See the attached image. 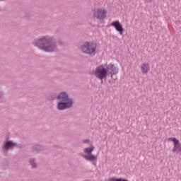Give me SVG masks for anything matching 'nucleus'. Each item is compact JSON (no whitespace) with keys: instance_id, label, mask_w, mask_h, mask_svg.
<instances>
[{"instance_id":"nucleus-6","label":"nucleus","mask_w":181,"mask_h":181,"mask_svg":"<svg viewBox=\"0 0 181 181\" xmlns=\"http://www.w3.org/2000/svg\"><path fill=\"white\" fill-rule=\"evenodd\" d=\"M107 70L109 74L111 75V77H112V76H115V74H118L119 71L118 67L115 66L114 64L111 63L107 65Z\"/></svg>"},{"instance_id":"nucleus-18","label":"nucleus","mask_w":181,"mask_h":181,"mask_svg":"<svg viewBox=\"0 0 181 181\" xmlns=\"http://www.w3.org/2000/svg\"><path fill=\"white\" fill-rule=\"evenodd\" d=\"M0 97H1V95H0Z\"/></svg>"},{"instance_id":"nucleus-3","label":"nucleus","mask_w":181,"mask_h":181,"mask_svg":"<svg viewBox=\"0 0 181 181\" xmlns=\"http://www.w3.org/2000/svg\"><path fill=\"white\" fill-rule=\"evenodd\" d=\"M93 16L97 19L103 20L107 17V11L104 8H98L94 11Z\"/></svg>"},{"instance_id":"nucleus-9","label":"nucleus","mask_w":181,"mask_h":181,"mask_svg":"<svg viewBox=\"0 0 181 181\" xmlns=\"http://www.w3.org/2000/svg\"><path fill=\"white\" fill-rule=\"evenodd\" d=\"M81 49L82 52L86 53V54H90V53H91V49H90V42H85Z\"/></svg>"},{"instance_id":"nucleus-8","label":"nucleus","mask_w":181,"mask_h":181,"mask_svg":"<svg viewBox=\"0 0 181 181\" xmlns=\"http://www.w3.org/2000/svg\"><path fill=\"white\" fill-rule=\"evenodd\" d=\"M142 74H148L151 70V65L148 62H144L140 66Z\"/></svg>"},{"instance_id":"nucleus-1","label":"nucleus","mask_w":181,"mask_h":181,"mask_svg":"<svg viewBox=\"0 0 181 181\" xmlns=\"http://www.w3.org/2000/svg\"><path fill=\"white\" fill-rule=\"evenodd\" d=\"M35 45L45 52H54L56 50V45L52 42V40L49 37H44L38 40Z\"/></svg>"},{"instance_id":"nucleus-4","label":"nucleus","mask_w":181,"mask_h":181,"mask_svg":"<svg viewBox=\"0 0 181 181\" xmlns=\"http://www.w3.org/2000/svg\"><path fill=\"white\" fill-rule=\"evenodd\" d=\"M73 107V100H68V102H60L57 104V108L59 110H66V108H71Z\"/></svg>"},{"instance_id":"nucleus-13","label":"nucleus","mask_w":181,"mask_h":181,"mask_svg":"<svg viewBox=\"0 0 181 181\" xmlns=\"http://www.w3.org/2000/svg\"><path fill=\"white\" fill-rule=\"evenodd\" d=\"M173 152H176L177 153L178 152H181V144H177L176 146H174L173 148Z\"/></svg>"},{"instance_id":"nucleus-12","label":"nucleus","mask_w":181,"mask_h":181,"mask_svg":"<svg viewBox=\"0 0 181 181\" xmlns=\"http://www.w3.org/2000/svg\"><path fill=\"white\" fill-rule=\"evenodd\" d=\"M168 141L173 142L174 146L180 144V141H179V139H176V137H170L168 139Z\"/></svg>"},{"instance_id":"nucleus-7","label":"nucleus","mask_w":181,"mask_h":181,"mask_svg":"<svg viewBox=\"0 0 181 181\" xmlns=\"http://www.w3.org/2000/svg\"><path fill=\"white\" fill-rule=\"evenodd\" d=\"M57 100H59L62 103H68L69 100L73 101V100L69 98V95L66 92L60 93L57 96Z\"/></svg>"},{"instance_id":"nucleus-15","label":"nucleus","mask_w":181,"mask_h":181,"mask_svg":"<svg viewBox=\"0 0 181 181\" xmlns=\"http://www.w3.org/2000/svg\"><path fill=\"white\" fill-rule=\"evenodd\" d=\"M30 163L33 166V168H36V163H35V160H30Z\"/></svg>"},{"instance_id":"nucleus-5","label":"nucleus","mask_w":181,"mask_h":181,"mask_svg":"<svg viewBox=\"0 0 181 181\" xmlns=\"http://www.w3.org/2000/svg\"><path fill=\"white\" fill-rule=\"evenodd\" d=\"M111 26H113L117 32H119V35H122L124 33V27L119 21H113L111 23Z\"/></svg>"},{"instance_id":"nucleus-10","label":"nucleus","mask_w":181,"mask_h":181,"mask_svg":"<svg viewBox=\"0 0 181 181\" xmlns=\"http://www.w3.org/2000/svg\"><path fill=\"white\" fill-rule=\"evenodd\" d=\"M84 153L86 155L83 156V158H85L86 160H91V148H85Z\"/></svg>"},{"instance_id":"nucleus-11","label":"nucleus","mask_w":181,"mask_h":181,"mask_svg":"<svg viewBox=\"0 0 181 181\" xmlns=\"http://www.w3.org/2000/svg\"><path fill=\"white\" fill-rule=\"evenodd\" d=\"M15 146H16V144H15L12 141H7L5 143L3 148H4V149H6V151H8V149L15 148Z\"/></svg>"},{"instance_id":"nucleus-17","label":"nucleus","mask_w":181,"mask_h":181,"mask_svg":"<svg viewBox=\"0 0 181 181\" xmlns=\"http://www.w3.org/2000/svg\"><path fill=\"white\" fill-rule=\"evenodd\" d=\"M83 142H84L85 144H87V143L90 142V140H84Z\"/></svg>"},{"instance_id":"nucleus-2","label":"nucleus","mask_w":181,"mask_h":181,"mask_svg":"<svg viewBox=\"0 0 181 181\" xmlns=\"http://www.w3.org/2000/svg\"><path fill=\"white\" fill-rule=\"evenodd\" d=\"M95 75L103 83V80H107V76L108 75L107 68L103 65L98 66L95 69Z\"/></svg>"},{"instance_id":"nucleus-14","label":"nucleus","mask_w":181,"mask_h":181,"mask_svg":"<svg viewBox=\"0 0 181 181\" xmlns=\"http://www.w3.org/2000/svg\"><path fill=\"white\" fill-rule=\"evenodd\" d=\"M97 49V44L96 43H92L91 45V53L92 54H95V50Z\"/></svg>"},{"instance_id":"nucleus-16","label":"nucleus","mask_w":181,"mask_h":181,"mask_svg":"<svg viewBox=\"0 0 181 181\" xmlns=\"http://www.w3.org/2000/svg\"><path fill=\"white\" fill-rule=\"evenodd\" d=\"M95 159H97V156H91V160H94Z\"/></svg>"}]
</instances>
